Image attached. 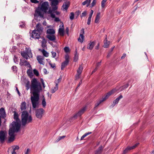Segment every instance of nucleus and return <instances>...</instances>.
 I'll return each mask as SVG.
<instances>
[{
  "mask_svg": "<svg viewBox=\"0 0 154 154\" xmlns=\"http://www.w3.org/2000/svg\"><path fill=\"white\" fill-rule=\"evenodd\" d=\"M30 2L34 3L37 4L39 2L37 0H30Z\"/></svg>",
  "mask_w": 154,
  "mask_h": 154,
  "instance_id": "obj_55",
  "label": "nucleus"
},
{
  "mask_svg": "<svg viewBox=\"0 0 154 154\" xmlns=\"http://www.w3.org/2000/svg\"><path fill=\"white\" fill-rule=\"evenodd\" d=\"M84 36L83 34H80L79 37L78 38V41L81 43H82L84 40Z\"/></svg>",
  "mask_w": 154,
  "mask_h": 154,
  "instance_id": "obj_26",
  "label": "nucleus"
},
{
  "mask_svg": "<svg viewBox=\"0 0 154 154\" xmlns=\"http://www.w3.org/2000/svg\"><path fill=\"white\" fill-rule=\"evenodd\" d=\"M14 62L15 63H16V62H18V59L17 57L14 56Z\"/></svg>",
  "mask_w": 154,
  "mask_h": 154,
  "instance_id": "obj_59",
  "label": "nucleus"
},
{
  "mask_svg": "<svg viewBox=\"0 0 154 154\" xmlns=\"http://www.w3.org/2000/svg\"><path fill=\"white\" fill-rule=\"evenodd\" d=\"M103 149L102 146H100L98 149L96 151L95 154H99L101 152L102 150Z\"/></svg>",
  "mask_w": 154,
  "mask_h": 154,
  "instance_id": "obj_28",
  "label": "nucleus"
},
{
  "mask_svg": "<svg viewBox=\"0 0 154 154\" xmlns=\"http://www.w3.org/2000/svg\"><path fill=\"white\" fill-rule=\"evenodd\" d=\"M33 73L36 76H38L39 75V73L38 70L36 69H34L33 70Z\"/></svg>",
  "mask_w": 154,
  "mask_h": 154,
  "instance_id": "obj_43",
  "label": "nucleus"
},
{
  "mask_svg": "<svg viewBox=\"0 0 154 154\" xmlns=\"http://www.w3.org/2000/svg\"><path fill=\"white\" fill-rule=\"evenodd\" d=\"M83 69V68L82 65H80L78 69L77 70V73H79V74H81L82 72Z\"/></svg>",
  "mask_w": 154,
  "mask_h": 154,
  "instance_id": "obj_32",
  "label": "nucleus"
},
{
  "mask_svg": "<svg viewBox=\"0 0 154 154\" xmlns=\"http://www.w3.org/2000/svg\"><path fill=\"white\" fill-rule=\"evenodd\" d=\"M109 44V42L108 41L106 38L104 41V43L103 45V47L105 48H107L108 47Z\"/></svg>",
  "mask_w": 154,
  "mask_h": 154,
  "instance_id": "obj_24",
  "label": "nucleus"
},
{
  "mask_svg": "<svg viewBox=\"0 0 154 154\" xmlns=\"http://www.w3.org/2000/svg\"><path fill=\"white\" fill-rule=\"evenodd\" d=\"M20 65L21 66L24 65L25 66H28L30 65L29 62H27L26 60L21 59L20 60Z\"/></svg>",
  "mask_w": 154,
  "mask_h": 154,
  "instance_id": "obj_15",
  "label": "nucleus"
},
{
  "mask_svg": "<svg viewBox=\"0 0 154 154\" xmlns=\"http://www.w3.org/2000/svg\"><path fill=\"white\" fill-rule=\"evenodd\" d=\"M42 52L44 56L46 57H48L49 55L48 53L45 49H43L42 50Z\"/></svg>",
  "mask_w": 154,
  "mask_h": 154,
  "instance_id": "obj_38",
  "label": "nucleus"
},
{
  "mask_svg": "<svg viewBox=\"0 0 154 154\" xmlns=\"http://www.w3.org/2000/svg\"><path fill=\"white\" fill-rule=\"evenodd\" d=\"M36 11L37 14H38L41 17H42L43 15L42 14L41 12L40 11L37 9Z\"/></svg>",
  "mask_w": 154,
  "mask_h": 154,
  "instance_id": "obj_54",
  "label": "nucleus"
},
{
  "mask_svg": "<svg viewBox=\"0 0 154 154\" xmlns=\"http://www.w3.org/2000/svg\"><path fill=\"white\" fill-rule=\"evenodd\" d=\"M35 29L33 30L32 33V37L35 39H38L40 37L41 33L36 31Z\"/></svg>",
  "mask_w": 154,
  "mask_h": 154,
  "instance_id": "obj_8",
  "label": "nucleus"
},
{
  "mask_svg": "<svg viewBox=\"0 0 154 154\" xmlns=\"http://www.w3.org/2000/svg\"><path fill=\"white\" fill-rule=\"evenodd\" d=\"M139 143H136L134 146H128L124 151L122 154H126L127 153L129 150L134 149L139 144Z\"/></svg>",
  "mask_w": 154,
  "mask_h": 154,
  "instance_id": "obj_9",
  "label": "nucleus"
},
{
  "mask_svg": "<svg viewBox=\"0 0 154 154\" xmlns=\"http://www.w3.org/2000/svg\"><path fill=\"white\" fill-rule=\"evenodd\" d=\"M91 0H86L85 1L82 3V5H87V7H88L89 6V4L91 2Z\"/></svg>",
  "mask_w": 154,
  "mask_h": 154,
  "instance_id": "obj_31",
  "label": "nucleus"
},
{
  "mask_svg": "<svg viewBox=\"0 0 154 154\" xmlns=\"http://www.w3.org/2000/svg\"><path fill=\"white\" fill-rule=\"evenodd\" d=\"M30 90L33 96L31 97V100L33 108H35L38 104L39 94L42 90L41 83L36 78L31 81Z\"/></svg>",
  "mask_w": 154,
  "mask_h": 154,
  "instance_id": "obj_1",
  "label": "nucleus"
},
{
  "mask_svg": "<svg viewBox=\"0 0 154 154\" xmlns=\"http://www.w3.org/2000/svg\"><path fill=\"white\" fill-rule=\"evenodd\" d=\"M46 37L51 41H54L56 40V37L54 34L47 35Z\"/></svg>",
  "mask_w": 154,
  "mask_h": 154,
  "instance_id": "obj_16",
  "label": "nucleus"
},
{
  "mask_svg": "<svg viewBox=\"0 0 154 154\" xmlns=\"http://www.w3.org/2000/svg\"><path fill=\"white\" fill-rule=\"evenodd\" d=\"M70 19L71 20H72L74 17V14L73 12H71L69 15Z\"/></svg>",
  "mask_w": 154,
  "mask_h": 154,
  "instance_id": "obj_42",
  "label": "nucleus"
},
{
  "mask_svg": "<svg viewBox=\"0 0 154 154\" xmlns=\"http://www.w3.org/2000/svg\"><path fill=\"white\" fill-rule=\"evenodd\" d=\"M62 79V77L61 76H60L59 78L57 80H56L54 83L56 84V85H58V83L60 82L61 81V80Z\"/></svg>",
  "mask_w": 154,
  "mask_h": 154,
  "instance_id": "obj_41",
  "label": "nucleus"
},
{
  "mask_svg": "<svg viewBox=\"0 0 154 154\" xmlns=\"http://www.w3.org/2000/svg\"><path fill=\"white\" fill-rule=\"evenodd\" d=\"M96 0H93V2L91 4L92 7H93L94 5H95L96 4Z\"/></svg>",
  "mask_w": 154,
  "mask_h": 154,
  "instance_id": "obj_56",
  "label": "nucleus"
},
{
  "mask_svg": "<svg viewBox=\"0 0 154 154\" xmlns=\"http://www.w3.org/2000/svg\"><path fill=\"white\" fill-rule=\"evenodd\" d=\"M43 98L42 100V106L43 107H45L46 106V102L45 101V99L44 96H43Z\"/></svg>",
  "mask_w": 154,
  "mask_h": 154,
  "instance_id": "obj_40",
  "label": "nucleus"
},
{
  "mask_svg": "<svg viewBox=\"0 0 154 154\" xmlns=\"http://www.w3.org/2000/svg\"><path fill=\"white\" fill-rule=\"evenodd\" d=\"M21 55L26 60L28 59V57H29L28 54L24 51L21 52Z\"/></svg>",
  "mask_w": 154,
  "mask_h": 154,
  "instance_id": "obj_27",
  "label": "nucleus"
},
{
  "mask_svg": "<svg viewBox=\"0 0 154 154\" xmlns=\"http://www.w3.org/2000/svg\"><path fill=\"white\" fill-rule=\"evenodd\" d=\"M95 42H91L90 41L89 43V46H88L87 48L88 49H90V50H91L93 49L94 48V47L95 45Z\"/></svg>",
  "mask_w": 154,
  "mask_h": 154,
  "instance_id": "obj_20",
  "label": "nucleus"
},
{
  "mask_svg": "<svg viewBox=\"0 0 154 154\" xmlns=\"http://www.w3.org/2000/svg\"><path fill=\"white\" fill-rule=\"evenodd\" d=\"M70 3L69 2H64L62 6V10L63 11H66L69 6Z\"/></svg>",
  "mask_w": 154,
  "mask_h": 154,
  "instance_id": "obj_13",
  "label": "nucleus"
},
{
  "mask_svg": "<svg viewBox=\"0 0 154 154\" xmlns=\"http://www.w3.org/2000/svg\"><path fill=\"white\" fill-rule=\"evenodd\" d=\"M6 138L5 132L2 131H0V140L2 143H3Z\"/></svg>",
  "mask_w": 154,
  "mask_h": 154,
  "instance_id": "obj_11",
  "label": "nucleus"
},
{
  "mask_svg": "<svg viewBox=\"0 0 154 154\" xmlns=\"http://www.w3.org/2000/svg\"><path fill=\"white\" fill-rule=\"evenodd\" d=\"M75 54L74 58V61L75 62H76L78 59V54H77V49L75 50Z\"/></svg>",
  "mask_w": 154,
  "mask_h": 154,
  "instance_id": "obj_30",
  "label": "nucleus"
},
{
  "mask_svg": "<svg viewBox=\"0 0 154 154\" xmlns=\"http://www.w3.org/2000/svg\"><path fill=\"white\" fill-rule=\"evenodd\" d=\"M49 5L48 2H45L43 3L41 5L40 10L45 12H46L48 10Z\"/></svg>",
  "mask_w": 154,
  "mask_h": 154,
  "instance_id": "obj_6",
  "label": "nucleus"
},
{
  "mask_svg": "<svg viewBox=\"0 0 154 154\" xmlns=\"http://www.w3.org/2000/svg\"><path fill=\"white\" fill-rule=\"evenodd\" d=\"M107 1V0H102L101 2V7L102 8H103L104 7L105 3Z\"/></svg>",
  "mask_w": 154,
  "mask_h": 154,
  "instance_id": "obj_44",
  "label": "nucleus"
},
{
  "mask_svg": "<svg viewBox=\"0 0 154 154\" xmlns=\"http://www.w3.org/2000/svg\"><path fill=\"white\" fill-rule=\"evenodd\" d=\"M64 50L66 53H67L69 51V49L68 47H66L64 48Z\"/></svg>",
  "mask_w": 154,
  "mask_h": 154,
  "instance_id": "obj_50",
  "label": "nucleus"
},
{
  "mask_svg": "<svg viewBox=\"0 0 154 154\" xmlns=\"http://www.w3.org/2000/svg\"><path fill=\"white\" fill-rule=\"evenodd\" d=\"M63 28H60L59 30V33L61 36H63L64 35V29L63 25Z\"/></svg>",
  "mask_w": 154,
  "mask_h": 154,
  "instance_id": "obj_33",
  "label": "nucleus"
},
{
  "mask_svg": "<svg viewBox=\"0 0 154 154\" xmlns=\"http://www.w3.org/2000/svg\"><path fill=\"white\" fill-rule=\"evenodd\" d=\"M21 123L23 126H25L26 125L32 122V119L31 115H29L26 111L22 112L21 116Z\"/></svg>",
  "mask_w": 154,
  "mask_h": 154,
  "instance_id": "obj_3",
  "label": "nucleus"
},
{
  "mask_svg": "<svg viewBox=\"0 0 154 154\" xmlns=\"http://www.w3.org/2000/svg\"><path fill=\"white\" fill-rule=\"evenodd\" d=\"M101 63V61H100V62L97 63L96 65V67L98 68V67L100 65Z\"/></svg>",
  "mask_w": 154,
  "mask_h": 154,
  "instance_id": "obj_60",
  "label": "nucleus"
},
{
  "mask_svg": "<svg viewBox=\"0 0 154 154\" xmlns=\"http://www.w3.org/2000/svg\"><path fill=\"white\" fill-rule=\"evenodd\" d=\"M36 58L37 60L40 64H42L43 65H44L45 63L43 61L44 58L43 57L41 56H38Z\"/></svg>",
  "mask_w": 154,
  "mask_h": 154,
  "instance_id": "obj_14",
  "label": "nucleus"
},
{
  "mask_svg": "<svg viewBox=\"0 0 154 154\" xmlns=\"http://www.w3.org/2000/svg\"><path fill=\"white\" fill-rule=\"evenodd\" d=\"M11 69L14 72L15 71L16 72L17 70V67L15 66H12L11 67Z\"/></svg>",
  "mask_w": 154,
  "mask_h": 154,
  "instance_id": "obj_47",
  "label": "nucleus"
},
{
  "mask_svg": "<svg viewBox=\"0 0 154 154\" xmlns=\"http://www.w3.org/2000/svg\"><path fill=\"white\" fill-rule=\"evenodd\" d=\"M126 57V54L125 53H124L123 54L122 56L121 57V59H123L125 58Z\"/></svg>",
  "mask_w": 154,
  "mask_h": 154,
  "instance_id": "obj_63",
  "label": "nucleus"
},
{
  "mask_svg": "<svg viewBox=\"0 0 154 154\" xmlns=\"http://www.w3.org/2000/svg\"><path fill=\"white\" fill-rule=\"evenodd\" d=\"M20 26L21 28H23L25 26V23L24 22H22L20 23Z\"/></svg>",
  "mask_w": 154,
  "mask_h": 154,
  "instance_id": "obj_45",
  "label": "nucleus"
},
{
  "mask_svg": "<svg viewBox=\"0 0 154 154\" xmlns=\"http://www.w3.org/2000/svg\"><path fill=\"white\" fill-rule=\"evenodd\" d=\"M100 12L97 13L94 21L95 23H99V20L100 18Z\"/></svg>",
  "mask_w": 154,
  "mask_h": 154,
  "instance_id": "obj_23",
  "label": "nucleus"
},
{
  "mask_svg": "<svg viewBox=\"0 0 154 154\" xmlns=\"http://www.w3.org/2000/svg\"><path fill=\"white\" fill-rule=\"evenodd\" d=\"M66 137L65 136H62L60 137L59 138L57 139V141H59L60 140Z\"/></svg>",
  "mask_w": 154,
  "mask_h": 154,
  "instance_id": "obj_57",
  "label": "nucleus"
},
{
  "mask_svg": "<svg viewBox=\"0 0 154 154\" xmlns=\"http://www.w3.org/2000/svg\"><path fill=\"white\" fill-rule=\"evenodd\" d=\"M128 86L129 84L128 83L122 86L120 88V91H123L124 89L128 87Z\"/></svg>",
  "mask_w": 154,
  "mask_h": 154,
  "instance_id": "obj_36",
  "label": "nucleus"
},
{
  "mask_svg": "<svg viewBox=\"0 0 154 154\" xmlns=\"http://www.w3.org/2000/svg\"><path fill=\"white\" fill-rule=\"evenodd\" d=\"M46 41L44 37H42V46L43 48H45L46 47Z\"/></svg>",
  "mask_w": 154,
  "mask_h": 154,
  "instance_id": "obj_25",
  "label": "nucleus"
},
{
  "mask_svg": "<svg viewBox=\"0 0 154 154\" xmlns=\"http://www.w3.org/2000/svg\"><path fill=\"white\" fill-rule=\"evenodd\" d=\"M86 107H84L81 109L73 117L74 119H76L78 116H80L82 114H83L86 109Z\"/></svg>",
  "mask_w": 154,
  "mask_h": 154,
  "instance_id": "obj_10",
  "label": "nucleus"
},
{
  "mask_svg": "<svg viewBox=\"0 0 154 154\" xmlns=\"http://www.w3.org/2000/svg\"><path fill=\"white\" fill-rule=\"evenodd\" d=\"M116 89H113L111 91L108 92L105 96V97L103 98L102 100H100L98 101L95 105V108L97 107L102 102L106 100L107 99L108 97L111 95L112 94L116 91Z\"/></svg>",
  "mask_w": 154,
  "mask_h": 154,
  "instance_id": "obj_4",
  "label": "nucleus"
},
{
  "mask_svg": "<svg viewBox=\"0 0 154 154\" xmlns=\"http://www.w3.org/2000/svg\"><path fill=\"white\" fill-rule=\"evenodd\" d=\"M25 86L26 88V90H28L29 88H30V82L29 81H27L25 83Z\"/></svg>",
  "mask_w": 154,
  "mask_h": 154,
  "instance_id": "obj_35",
  "label": "nucleus"
},
{
  "mask_svg": "<svg viewBox=\"0 0 154 154\" xmlns=\"http://www.w3.org/2000/svg\"><path fill=\"white\" fill-rule=\"evenodd\" d=\"M41 82L42 83L43 88H44L45 87V85L44 82V80L42 79H41Z\"/></svg>",
  "mask_w": 154,
  "mask_h": 154,
  "instance_id": "obj_62",
  "label": "nucleus"
},
{
  "mask_svg": "<svg viewBox=\"0 0 154 154\" xmlns=\"http://www.w3.org/2000/svg\"><path fill=\"white\" fill-rule=\"evenodd\" d=\"M69 56L68 54L65 55V60L61 63V69L62 70L64 68L68 65L69 62Z\"/></svg>",
  "mask_w": 154,
  "mask_h": 154,
  "instance_id": "obj_7",
  "label": "nucleus"
},
{
  "mask_svg": "<svg viewBox=\"0 0 154 154\" xmlns=\"http://www.w3.org/2000/svg\"><path fill=\"white\" fill-rule=\"evenodd\" d=\"M14 118L16 121L15 122H17L20 123V120L19 118V115L18 113L15 111L14 112Z\"/></svg>",
  "mask_w": 154,
  "mask_h": 154,
  "instance_id": "obj_17",
  "label": "nucleus"
},
{
  "mask_svg": "<svg viewBox=\"0 0 154 154\" xmlns=\"http://www.w3.org/2000/svg\"><path fill=\"white\" fill-rule=\"evenodd\" d=\"M53 9H49L48 11V13L51 15V17L52 18H55V15L52 13Z\"/></svg>",
  "mask_w": 154,
  "mask_h": 154,
  "instance_id": "obj_37",
  "label": "nucleus"
},
{
  "mask_svg": "<svg viewBox=\"0 0 154 154\" xmlns=\"http://www.w3.org/2000/svg\"><path fill=\"white\" fill-rule=\"evenodd\" d=\"M91 17H91V16H89V17H88V21L87 22V24L88 25H89L90 24Z\"/></svg>",
  "mask_w": 154,
  "mask_h": 154,
  "instance_id": "obj_46",
  "label": "nucleus"
},
{
  "mask_svg": "<svg viewBox=\"0 0 154 154\" xmlns=\"http://www.w3.org/2000/svg\"><path fill=\"white\" fill-rule=\"evenodd\" d=\"M49 64L52 68H54L55 66V63L52 64L51 63L49 62Z\"/></svg>",
  "mask_w": 154,
  "mask_h": 154,
  "instance_id": "obj_58",
  "label": "nucleus"
},
{
  "mask_svg": "<svg viewBox=\"0 0 154 154\" xmlns=\"http://www.w3.org/2000/svg\"><path fill=\"white\" fill-rule=\"evenodd\" d=\"M59 3V1L57 0H54L51 1V4L52 6H57Z\"/></svg>",
  "mask_w": 154,
  "mask_h": 154,
  "instance_id": "obj_29",
  "label": "nucleus"
},
{
  "mask_svg": "<svg viewBox=\"0 0 154 154\" xmlns=\"http://www.w3.org/2000/svg\"><path fill=\"white\" fill-rule=\"evenodd\" d=\"M20 123L17 122H13L10 125V128L9 130L8 134L10 137L8 139L9 142H13L14 140L15 132H18L20 129Z\"/></svg>",
  "mask_w": 154,
  "mask_h": 154,
  "instance_id": "obj_2",
  "label": "nucleus"
},
{
  "mask_svg": "<svg viewBox=\"0 0 154 154\" xmlns=\"http://www.w3.org/2000/svg\"><path fill=\"white\" fill-rule=\"evenodd\" d=\"M80 14L81 12L79 11H78L76 12V14L77 15V17H78Z\"/></svg>",
  "mask_w": 154,
  "mask_h": 154,
  "instance_id": "obj_64",
  "label": "nucleus"
},
{
  "mask_svg": "<svg viewBox=\"0 0 154 154\" xmlns=\"http://www.w3.org/2000/svg\"><path fill=\"white\" fill-rule=\"evenodd\" d=\"M26 108V103L25 102H23L21 103L20 109L21 111H24Z\"/></svg>",
  "mask_w": 154,
  "mask_h": 154,
  "instance_id": "obj_19",
  "label": "nucleus"
},
{
  "mask_svg": "<svg viewBox=\"0 0 154 154\" xmlns=\"http://www.w3.org/2000/svg\"><path fill=\"white\" fill-rule=\"evenodd\" d=\"M123 96L122 95H120L116 100H115L113 102V104L112 105V107L114 106L115 105L118 103L119 100L122 98Z\"/></svg>",
  "mask_w": 154,
  "mask_h": 154,
  "instance_id": "obj_18",
  "label": "nucleus"
},
{
  "mask_svg": "<svg viewBox=\"0 0 154 154\" xmlns=\"http://www.w3.org/2000/svg\"><path fill=\"white\" fill-rule=\"evenodd\" d=\"M30 152V149L29 148H28L26 150H25V154H29Z\"/></svg>",
  "mask_w": 154,
  "mask_h": 154,
  "instance_id": "obj_53",
  "label": "nucleus"
},
{
  "mask_svg": "<svg viewBox=\"0 0 154 154\" xmlns=\"http://www.w3.org/2000/svg\"><path fill=\"white\" fill-rule=\"evenodd\" d=\"M19 146H13V150L15 151L19 149Z\"/></svg>",
  "mask_w": 154,
  "mask_h": 154,
  "instance_id": "obj_48",
  "label": "nucleus"
},
{
  "mask_svg": "<svg viewBox=\"0 0 154 154\" xmlns=\"http://www.w3.org/2000/svg\"><path fill=\"white\" fill-rule=\"evenodd\" d=\"M55 33V31L53 29H49L47 30V33L49 34L48 35L54 34Z\"/></svg>",
  "mask_w": 154,
  "mask_h": 154,
  "instance_id": "obj_21",
  "label": "nucleus"
},
{
  "mask_svg": "<svg viewBox=\"0 0 154 154\" xmlns=\"http://www.w3.org/2000/svg\"><path fill=\"white\" fill-rule=\"evenodd\" d=\"M44 112L45 110L42 108L36 109L35 113L37 118L41 119L42 118Z\"/></svg>",
  "mask_w": 154,
  "mask_h": 154,
  "instance_id": "obj_5",
  "label": "nucleus"
},
{
  "mask_svg": "<svg viewBox=\"0 0 154 154\" xmlns=\"http://www.w3.org/2000/svg\"><path fill=\"white\" fill-rule=\"evenodd\" d=\"M0 114L3 117L6 116V114L4 108L2 107L0 109Z\"/></svg>",
  "mask_w": 154,
  "mask_h": 154,
  "instance_id": "obj_22",
  "label": "nucleus"
},
{
  "mask_svg": "<svg viewBox=\"0 0 154 154\" xmlns=\"http://www.w3.org/2000/svg\"><path fill=\"white\" fill-rule=\"evenodd\" d=\"M52 6V9L54 11H55L57 9V6Z\"/></svg>",
  "mask_w": 154,
  "mask_h": 154,
  "instance_id": "obj_61",
  "label": "nucleus"
},
{
  "mask_svg": "<svg viewBox=\"0 0 154 154\" xmlns=\"http://www.w3.org/2000/svg\"><path fill=\"white\" fill-rule=\"evenodd\" d=\"M27 73L28 75L29 76H32V75L33 73L32 72L29 70H28L27 71Z\"/></svg>",
  "mask_w": 154,
  "mask_h": 154,
  "instance_id": "obj_51",
  "label": "nucleus"
},
{
  "mask_svg": "<svg viewBox=\"0 0 154 154\" xmlns=\"http://www.w3.org/2000/svg\"><path fill=\"white\" fill-rule=\"evenodd\" d=\"M52 55V57L53 58L55 57L57 55L56 53L54 51H52L51 52Z\"/></svg>",
  "mask_w": 154,
  "mask_h": 154,
  "instance_id": "obj_52",
  "label": "nucleus"
},
{
  "mask_svg": "<svg viewBox=\"0 0 154 154\" xmlns=\"http://www.w3.org/2000/svg\"><path fill=\"white\" fill-rule=\"evenodd\" d=\"M87 13L86 11H85L82 13V14L80 15V17H85Z\"/></svg>",
  "mask_w": 154,
  "mask_h": 154,
  "instance_id": "obj_49",
  "label": "nucleus"
},
{
  "mask_svg": "<svg viewBox=\"0 0 154 154\" xmlns=\"http://www.w3.org/2000/svg\"><path fill=\"white\" fill-rule=\"evenodd\" d=\"M92 133V132H89L88 133H85V134H84L81 138V140H83L84 138L86 136H88V135H89Z\"/></svg>",
  "mask_w": 154,
  "mask_h": 154,
  "instance_id": "obj_39",
  "label": "nucleus"
},
{
  "mask_svg": "<svg viewBox=\"0 0 154 154\" xmlns=\"http://www.w3.org/2000/svg\"><path fill=\"white\" fill-rule=\"evenodd\" d=\"M36 31L39 33H41L43 32V28L40 23L36 25Z\"/></svg>",
  "mask_w": 154,
  "mask_h": 154,
  "instance_id": "obj_12",
  "label": "nucleus"
},
{
  "mask_svg": "<svg viewBox=\"0 0 154 154\" xmlns=\"http://www.w3.org/2000/svg\"><path fill=\"white\" fill-rule=\"evenodd\" d=\"M58 89V85H55V86L51 89V92L54 93Z\"/></svg>",
  "mask_w": 154,
  "mask_h": 154,
  "instance_id": "obj_34",
  "label": "nucleus"
}]
</instances>
